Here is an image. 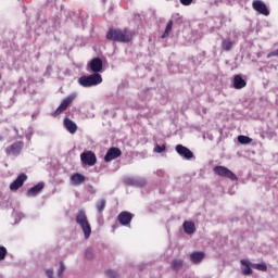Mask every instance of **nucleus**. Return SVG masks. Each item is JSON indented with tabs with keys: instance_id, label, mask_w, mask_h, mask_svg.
Masks as SVG:
<instances>
[{
	"instance_id": "27",
	"label": "nucleus",
	"mask_w": 278,
	"mask_h": 278,
	"mask_svg": "<svg viewBox=\"0 0 278 278\" xmlns=\"http://www.w3.org/2000/svg\"><path fill=\"white\" fill-rule=\"evenodd\" d=\"M172 30H173V21H168L165 31L163 34V38H166V36H168V34H170Z\"/></svg>"
},
{
	"instance_id": "25",
	"label": "nucleus",
	"mask_w": 278,
	"mask_h": 278,
	"mask_svg": "<svg viewBox=\"0 0 278 278\" xmlns=\"http://www.w3.org/2000/svg\"><path fill=\"white\" fill-rule=\"evenodd\" d=\"M181 266H184V261H181V260H174V261L172 262V268H173L174 270H179V269H181Z\"/></svg>"
},
{
	"instance_id": "15",
	"label": "nucleus",
	"mask_w": 278,
	"mask_h": 278,
	"mask_svg": "<svg viewBox=\"0 0 278 278\" xmlns=\"http://www.w3.org/2000/svg\"><path fill=\"white\" fill-rule=\"evenodd\" d=\"M232 86L236 90H242V88L247 87V80H244L241 75H236L232 80Z\"/></svg>"
},
{
	"instance_id": "13",
	"label": "nucleus",
	"mask_w": 278,
	"mask_h": 278,
	"mask_svg": "<svg viewBox=\"0 0 278 278\" xmlns=\"http://www.w3.org/2000/svg\"><path fill=\"white\" fill-rule=\"evenodd\" d=\"M27 181V175L26 174H20L17 178L10 185V190H18V188H22L23 184Z\"/></svg>"
},
{
	"instance_id": "19",
	"label": "nucleus",
	"mask_w": 278,
	"mask_h": 278,
	"mask_svg": "<svg viewBox=\"0 0 278 278\" xmlns=\"http://www.w3.org/2000/svg\"><path fill=\"white\" fill-rule=\"evenodd\" d=\"M182 227H184L185 233H188V236H192V233H194V231H197L194 223H192V222H185L182 224Z\"/></svg>"
},
{
	"instance_id": "18",
	"label": "nucleus",
	"mask_w": 278,
	"mask_h": 278,
	"mask_svg": "<svg viewBox=\"0 0 278 278\" xmlns=\"http://www.w3.org/2000/svg\"><path fill=\"white\" fill-rule=\"evenodd\" d=\"M84 181H86V176L81 175V174H74L71 177V184L73 186H81V184H84Z\"/></svg>"
},
{
	"instance_id": "35",
	"label": "nucleus",
	"mask_w": 278,
	"mask_h": 278,
	"mask_svg": "<svg viewBox=\"0 0 278 278\" xmlns=\"http://www.w3.org/2000/svg\"><path fill=\"white\" fill-rule=\"evenodd\" d=\"M180 3L182 5H191L192 4V0H180Z\"/></svg>"
},
{
	"instance_id": "22",
	"label": "nucleus",
	"mask_w": 278,
	"mask_h": 278,
	"mask_svg": "<svg viewBox=\"0 0 278 278\" xmlns=\"http://www.w3.org/2000/svg\"><path fill=\"white\" fill-rule=\"evenodd\" d=\"M132 186H147V180L144 178H134L131 179Z\"/></svg>"
},
{
	"instance_id": "37",
	"label": "nucleus",
	"mask_w": 278,
	"mask_h": 278,
	"mask_svg": "<svg viewBox=\"0 0 278 278\" xmlns=\"http://www.w3.org/2000/svg\"><path fill=\"white\" fill-rule=\"evenodd\" d=\"M14 131H18L16 128H14Z\"/></svg>"
},
{
	"instance_id": "17",
	"label": "nucleus",
	"mask_w": 278,
	"mask_h": 278,
	"mask_svg": "<svg viewBox=\"0 0 278 278\" xmlns=\"http://www.w3.org/2000/svg\"><path fill=\"white\" fill-rule=\"evenodd\" d=\"M63 123H64L65 129H67V131L70 134H76L77 132V124H75V122H73V119L66 117Z\"/></svg>"
},
{
	"instance_id": "2",
	"label": "nucleus",
	"mask_w": 278,
	"mask_h": 278,
	"mask_svg": "<svg viewBox=\"0 0 278 278\" xmlns=\"http://www.w3.org/2000/svg\"><path fill=\"white\" fill-rule=\"evenodd\" d=\"M76 223L79 225L80 229H83V233L86 240L90 238L92 233V227H90V222H88V216L86 215V211L80 210L76 214Z\"/></svg>"
},
{
	"instance_id": "33",
	"label": "nucleus",
	"mask_w": 278,
	"mask_h": 278,
	"mask_svg": "<svg viewBox=\"0 0 278 278\" xmlns=\"http://www.w3.org/2000/svg\"><path fill=\"white\" fill-rule=\"evenodd\" d=\"M276 56H278V49L275 50V51H271V52H269V53L267 54V58H276Z\"/></svg>"
},
{
	"instance_id": "4",
	"label": "nucleus",
	"mask_w": 278,
	"mask_h": 278,
	"mask_svg": "<svg viewBox=\"0 0 278 278\" xmlns=\"http://www.w3.org/2000/svg\"><path fill=\"white\" fill-rule=\"evenodd\" d=\"M214 173L215 175H219V177H227V179H231V181H238V176L225 166H215Z\"/></svg>"
},
{
	"instance_id": "6",
	"label": "nucleus",
	"mask_w": 278,
	"mask_h": 278,
	"mask_svg": "<svg viewBox=\"0 0 278 278\" xmlns=\"http://www.w3.org/2000/svg\"><path fill=\"white\" fill-rule=\"evenodd\" d=\"M252 8L255 12H258V14H263V16H268L270 14L268 7H266V3L262 0H254L252 2Z\"/></svg>"
},
{
	"instance_id": "36",
	"label": "nucleus",
	"mask_w": 278,
	"mask_h": 278,
	"mask_svg": "<svg viewBox=\"0 0 278 278\" xmlns=\"http://www.w3.org/2000/svg\"><path fill=\"white\" fill-rule=\"evenodd\" d=\"M199 112H202V114H207V109L205 106H200Z\"/></svg>"
},
{
	"instance_id": "26",
	"label": "nucleus",
	"mask_w": 278,
	"mask_h": 278,
	"mask_svg": "<svg viewBox=\"0 0 278 278\" xmlns=\"http://www.w3.org/2000/svg\"><path fill=\"white\" fill-rule=\"evenodd\" d=\"M252 268H255L256 270H261L262 273H266V270H268V267L266 266L265 263L253 264Z\"/></svg>"
},
{
	"instance_id": "1",
	"label": "nucleus",
	"mask_w": 278,
	"mask_h": 278,
	"mask_svg": "<svg viewBox=\"0 0 278 278\" xmlns=\"http://www.w3.org/2000/svg\"><path fill=\"white\" fill-rule=\"evenodd\" d=\"M134 36H136V31L129 28H110L106 33V39L113 40V42H123L127 45L134 40Z\"/></svg>"
},
{
	"instance_id": "31",
	"label": "nucleus",
	"mask_w": 278,
	"mask_h": 278,
	"mask_svg": "<svg viewBox=\"0 0 278 278\" xmlns=\"http://www.w3.org/2000/svg\"><path fill=\"white\" fill-rule=\"evenodd\" d=\"M105 275L109 278H117L118 277V274L112 269L106 270Z\"/></svg>"
},
{
	"instance_id": "23",
	"label": "nucleus",
	"mask_w": 278,
	"mask_h": 278,
	"mask_svg": "<svg viewBox=\"0 0 278 278\" xmlns=\"http://www.w3.org/2000/svg\"><path fill=\"white\" fill-rule=\"evenodd\" d=\"M238 140H239L240 144H251V142L253 141V139L249 138L248 136H243V135H240L238 137Z\"/></svg>"
},
{
	"instance_id": "10",
	"label": "nucleus",
	"mask_w": 278,
	"mask_h": 278,
	"mask_svg": "<svg viewBox=\"0 0 278 278\" xmlns=\"http://www.w3.org/2000/svg\"><path fill=\"white\" fill-rule=\"evenodd\" d=\"M123 155V152L118 148H111L108 150L104 162H112L113 160H116Z\"/></svg>"
},
{
	"instance_id": "11",
	"label": "nucleus",
	"mask_w": 278,
	"mask_h": 278,
	"mask_svg": "<svg viewBox=\"0 0 278 278\" xmlns=\"http://www.w3.org/2000/svg\"><path fill=\"white\" fill-rule=\"evenodd\" d=\"M42 190H45V182L41 181L38 182L36 186L29 188L26 192V195L29 198L38 197V194H40Z\"/></svg>"
},
{
	"instance_id": "20",
	"label": "nucleus",
	"mask_w": 278,
	"mask_h": 278,
	"mask_svg": "<svg viewBox=\"0 0 278 278\" xmlns=\"http://www.w3.org/2000/svg\"><path fill=\"white\" fill-rule=\"evenodd\" d=\"M204 257H205V254H203V252H194L190 255V260L191 262H193V264L201 263Z\"/></svg>"
},
{
	"instance_id": "3",
	"label": "nucleus",
	"mask_w": 278,
	"mask_h": 278,
	"mask_svg": "<svg viewBox=\"0 0 278 278\" xmlns=\"http://www.w3.org/2000/svg\"><path fill=\"white\" fill-rule=\"evenodd\" d=\"M103 83V78L101 74H91L88 76H81L78 78V84L83 88H92V86H99V84Z\"/></svg>"
},
{
	"instance_id": "7",
	"label": "nucleus",
	"mask_w": 278,
	"mask_h": 278,
	"mask_svg": "<svg viewBox=\"0 0 278 278\" xmlns=\"http://www.w3.org/2000/svg\"><path fill=\"white\" fill-rule=\"evenodd\" d=\"M23 147H25L23 141L14 142L5 149V153L7 155H18L23 151Z\"/></svg>"
},
{
	"instance_id": "34",
	"label": "nucleus",
	"mask_w": 278,
	"mask_h": 278,
	"mask_svg": "<svg viewBox=\"0 0 278 278\" xmlns=\"http://www.w3.org/2000/svg\"><path fill=\"white\" fill-rule=\"evenodd\" d=\"M46 275L48 278H54L53 277V269H46Z\"/></svg>"
},
{
	"instance_id": "32",
	"label": "nucleus",
	"mask_w": 278,
	"mask_h": 278,
	"mask_svg": "<svg viewBox=\"0 0 278 278\" xmlns=\"http://www.w3.org/2000/svg\"><path fill=\"white\" fill-rule=\"evenodd\" d=\"M64 270H66V266H64V263L61 262V263H60V268H59V270H58V277H62Z\"/></svg>"
},
{
	"instance_id": "16",
	"label": "nucleus",
	"mask_w": 278,
	"mask_h": 278,
	"mask_svg": "<svg viewBox=\"0 0 278 278\" xmlns=\"http://www.w3.org/2000/svg\"><path fill=\"white\" fill-rule=\"evenodd\" d=\"M253 263H251V261L249 260H241V269L243 275L249 276V275H253Z\"/></svg>"
},
{
	"instance_id": "12",
	"label": "nucleus",
	"mask_w": 278,
	"mask_h": 278,
	"mask_svg": "<svg viewBox=\"0 0 278 278\" xmlns=\"http://www.w3.org/2000/svg\"><path fill=\"white\" fill-rule=\"evenodd\" d=\"M89 68L94 74L101 73V71H103V61H101V59L99 58L91 60V62L89 63Z\"/></svg>"
},
{
	"instance_id": "21",
	"label": "nucleus",
	"mask_w": 278,
	"mask_h": 278,
	"mask_svg": "<svg viewBox=\"0 0 278 278\" xmlns=\"http://www.w3.org/2000/svg\"><path fill=\"white\" fill-rule=\"evenodd\" d=\"M222 49L224 51H231V49H233V41L230 39H224L222 42Z\"/></svg>"
},
{
	"instance_id": "5",
	"label": "nucleus",
	"mask_w": 278,
	"mask_h": 278,
	"mask_svg": "<svg viewBox=\"0 0 278 278\" xmlns=\"http://www.w3.org/2000/svg\"><path fill=\"white\" fill-rule=\"evenodd\" d=\"M75 99H77V93H72L70 96H67L59 105V108L55 110L54 112V116H60V114H62V112L66 111V109L68 108V105H71V103H73V101H75Z\"/></svg>"
},
{
	"instance_id": "9",
	"label": "nucleus",
	"mask_w": 278,
	"mask_h": 278,
	"mask_svg": "<svg viewBox=\"0 0 278 278\" xmlns=\"http://www.w3.org/2000/svg\"><path fill=\"white\" fill-rule=\"evenodd\" d=\"M176 152L178 155H180V157H184V160H192V157H194V153L182 144L176 146Z\"/></svg>"
},
{
	"instance_id": "29",
	"label": "nucleus",
	"mask_w": 278,
	"mask_h": 278,
	"mask_svg": "<svg viewBox=\"0 0 278 278\" xmlns=\"http://www.w3.org/2000/svg\"><path fill=\"white\" fill-rule=\"evenodd\" d=\"M5 255H8V250L5 249V247H0V262L2 260H5Z\"/></svg>"
},
{
	"instance_id": "30",
	"label": "nucleus",
	"mask_w": 278,
	"mask_h": 278,
	"mask_svg": "<svg viewBox=\"0 0 278 278\" xmlns=\"http://www.w3.org/2000/svg\"><path fill=\"white\" fill-rule=\"evenodd\" d=\"M85 256L87 260H92L94 257V252L90 249H87L85 252Z\"/></svg>"
},
{
	"instance_id": "28",
	"label": "nucleus",
	"mask_w": 278,
	"mask_h": 278,
	"mask_svg": "<svg viewBox=\"0 0 278 278\" xmlns=\"http://www.w3.org/2000/svg\"><path fill=\"white\" fill-rule=\"evenodd\" d=\"M164 151H166V144H155L154 153H164Z\"/></svg>"
},
{
	"instance_id": "8",
	"label": "nucleus",
	"mask_w": 278,
	"mask_h": 278,
	"mask_svg": "<svg viewBox=\"0 0 278 278\" xmlns=\"http://www.w3.org/2000/svg\"><path fill=\"white\" fill-rule=\"evenodd\" d=\"M80 160L83 164H86L87 166H94L97 164V155L92 152H84L80 155Z\"/></svg>"
},
{
	"instance_id": "14",
	"label": "nucleus",
	"mask_w": 278,
	"mask_h": 278,
	"mask_svg": "<svg viewBox=\"0 0 278 278\" xmlns=\"http://www.w3.org/2000/svg\"><path fill=\"white\" fill-rule=\"evenodd\" d=\"M118 222L121 223V225L127 227V225H129L134 218V214L124 211L118 215Z\"/></svg>"
},
{
	"instance_id": "24",
	"label": "nucleus",
	"mask_w": 278,
	"mask_h": 278,
	"mask_svg": "<svg viewBox=\"0 0 278 278\" xmlns=\"http://www.w3.org/2000/svg\"><path fill=\"white\" fill-rule=\"evenodd\" d=\"M97 211L99 212V214H101V212H103L105 210V199H101L97 202L96 204Z\"/></svg>"
}]
</instances>
